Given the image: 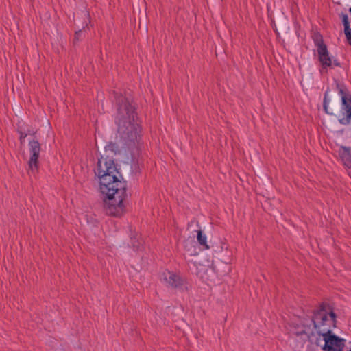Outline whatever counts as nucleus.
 Listing matches in <instances>:
<instances>
[{
    "label": "nucleus",
    "instance_id": "obj_1",
    "mask_svg": "<svg viewBox=\"0 0 351 351\" xmlns=\"http://www.w3.org/2000/svg\"><path fill=\"white\" fill-rule=\"evenodd\" d=\"M95 174L99 178L100 190L105 196L104 208L107 215H122L125 210L123 199L126 197V186L121 180L113 159L101 156L97 162Z\"/></svg>",
    "mask_w": 351,
    "mask_h": 351
},
{
    "label": "nucleus",
    "instance_id": "obj_2",
    "mask_svg": "<svg viewBox=\"0 0 351 351\" xmlns=\"http://www.w3.org/2000/svg\"><path fill=\"white\" fill-rule=\"evenodd\" d=\"M117 132L125 143H134L140 138L141 128L130 97L119 95L116 97Z\"/></svg>",
    "mask_w": 351,
    "mask_h": 351
},
{
    "label": "nucleus",
    "instance_id": "obj_3",
    "mask_svg": "<svg viewBox=\"0 0 351 351\" xmlns=\"http://www.w3.org/2000/svg\"><path fill=\"white\" fill-rule=\"evenodd\" d=\"M336 88L339 95L341 97V110L338 114H336L340 123L348 125L351 121V95L348 93L346 87L336 82ZM328 92L326 91L324 98V109L328 114L335 115V110L329 106L330 100L328 98Z\"/></svg>",
    "mask_w": 351,
    "mask_h": 351
},
{
    "label": "nucleus",
    "instance_id": "obj_4",
    "mask_svg": "<svg viewBox=\"0 0 351 351\" xmlns=\"http://www.w3.org/2000/svg\"><path fill=\"white\" fill-rule=\"evenodd\" d=\"M312 321L316 332L322 336L336 326V315L328 304H322L314 312Z\"/></svg>",
    "mask_w": 351,
    "mask_h": 351
},
{
    "label": "nucleus",
    "instance_id": "obj_5",
    "mask_svg": "<svg viewBox=\"0 0 351 351\" xmlns=\"http://www.w3.org/2000/svg\"><path fill=\"white\" fill-rule=\"evenodd\" d=\"M312 39L317 47L318 60L322 65V73L324 71H327L328 69L332 67V65L336 66H340L339 63L336 60H332L327 46L324 43L323 37L319 32H313Z\"/></svg>",
    "mask_w": 351,
    "mask_h": 351
},
{
    "label": "nucleus",
    "instance_id": "obj_6",
    "mask_svg": "<svg viewBox=\"0 0 351 351\" xmlns=\"http://www.w3.org/2000/svg\"><path fill=\"white\" fill-rule=\"evenodd\" d=\"M40 144L36 140H32L29 143L30 157L28 161V173L35 175L38 171V158L40 152Z\"/></svg>",
    "mask_w": 351,
    "mask_h": 351
},
{
    "label": "nucleus",
    "instance_id": "obj_7",
    "mask_svg": "<svg viewBox=\"0 0 351 351\" xmlns=\"http://www.w3.org/2000/svg\"><path fill=\"white\" fill-rule=\"evenodd\" d=\"M325 344L323 347L324 351H342L345 346V339L340 338L335 335L330 333L322 335Z\"/></svg>",
    "mask_w": 351,
    "mask_h": 351
},
{
    "label": "nucleus",
    "instance_id": "obj_8",
    "mask_svg": "<svg viewBox=\"0 0 351 351\" xmlns=\"http://www.w3.org/2000/svg\"><path fill=\"white\" fill-rule=\"evenodd\" d=\"M160 280L168 287L173 289L182 287L185 282L180 275L169 270H165L160 274Z\"/></svg>",
    "mask_w": 351,
    "mask_h": 351
},
{
    "label": "nucleus",
    "instance_id": "obj_9",
    "mask_svg": "<svg viewBox=\"0 0 351 351\" xmlns=\"http://www.w3.org/2000/svg\"><path fill=\"white\" fill-rule=\"evenodd\" d=\"M338 153L343 165L347 168L351 169V148L346 146H340Z\"/></svg>",
    "mask_w": 351,
    "mask_h": 351
},
{
    "label": "nucleus",
    "instance_id": "obj_10",
    "mask_svg": "<svg viewBox=\"0 0 351 351\" xmlns=\"http://www.w3.org/2000/svg\"><path fill=\"white\" fill-rule=\"evenodd\" d=\"M184 248L191 255L196 254L195 242L192 239H188L184 241Z\"/></svg>",
    "mask_w": 351,
    "mask_h": 351
},
{
    "label": "nucleus",
    "instance_id": "obj_11",
    "mask_svg": "<svg viewBox=\"0 0 351 351\" xmlns=\"http://www.w3.org/2000/svg\"><path fill=\"white\" fill-rule=\"evenodd\" d=\"M197 239L198 243L204 247V250H208L210 247L207 244V238L205 234H203L201 230L197 231Z\"/></svg>",
    "mask_w": 351,
    "mask_h": 351
},
{
    "label": "nucleus",
    "instance_id": "obj_12",
    "mask_svg": "<svg viewBox=\"0 0 351 351\" xmlns=\"http://www.w3.org/2000/svg\"><path fill=\"white\" fill-rule=\"evenodd\" d=\"M344 34L346 37L348 43L351 45V28L350 27L345 28Z\"/></svg>",
    "mask_w": 351,
    "mask_h": 351
},
{
    "label": "nucleus",
    "instance_id": "obj_13",
    "mask_svg": "<svg viewBox=\"0 0 351 351\" xmlns=\"http://www.w3.org/2000/svg\"><path fill=\"white\" fill-rule=\"evenodd\" d=\"M341 19H342V22H343V24L344 26V29L346 27H350L348 15L346 14H342Z\"/></svg>",
    "mask_w": 351,
    "mask_h": 351
},
{
    "label": "nucleus",
    "instance_id": "obj_14",
    "mask_svg": "<svg viewBox=\"0 0 351 351\" xmlns=\"http://www.w3.org/2000/svg\"><path fill=\"white\" fill-rule=\"evenodd\" d=\"M19 132L20 134L19 139H20L21 143L23 144L25 141V138L27 136V133L25 132H23L21 130H19Z\"/></svg>",
    "mask_w": 351,
    "mask_h": 351
},
{
    "label": "nucleus",
    "instance_id": "obj_15",
    "mask_svg": "<svg viewBox=\"0 0 351 351\" xmlns=\"http://www.w3.org/2000/svg\"><path fill=\"white\" fill-rule=\"evenodd\" d=\"M27 135H28V134L34 135V134L36 133V132H34V131H32V130H28V131L27 132Z\"/></svg>",
    "mask_w": 351,
    "mask_h": 351
},
{
    "label": "nucleus",
    "instance_id": "obj_16",
    "mask_svg": "<svg viewBox=\"0 0 351 351\" xmlns=\"http://www.w3.org/2000/svg\"><path fill=\"white\" fill-rule=\"evenodd\" d=\"M80 33V32H76L75 35H78Z\"/></svg>",
    "mask_w": 351,
    "mask_h": 351
},
{
    "label": "nucleus",
    "instance_id": "obj_17",
    "mask_svg": "<svg viewBox=\"0 0 351 351\" xmlns=\"http://www.w3.org/2000/svg\"><path fill=\"white\" fill-rule=\"evenodd\" d=\"M350 10V12L351 13V7L350 8V10Z\"/></svg>",
    "mask_w": 351,
    "mask_h": 351
},
{
    "label": "nucleus",
    "instance_id": "obj_18",
    "mask_svg": "<svg viewBox=\"0 0 351 351\" xmlns=\"http://www.w3.org/2000/svg\"><path fill=\"white\" fill-rule=\"evenodd\" d=\"M348 351H351V348H350V350H348Z\"/></svg>",
    "mask_w": 351,
    "mask_h": 351
}]
</instances>
